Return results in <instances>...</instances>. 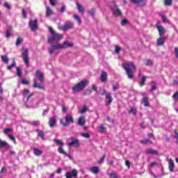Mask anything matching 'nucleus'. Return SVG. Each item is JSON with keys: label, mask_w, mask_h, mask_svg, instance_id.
<instances>
[{"label": "nucleus", "mask_w": 178, "mask_h": 178, "mask_svg": "<svg viewBox=\"0 0 178 178\" xmlns=\"http://www.w3.org/2000/svg\"><path fill=\"white\" fill-rule=\"evenodd\" d=\"M23 38L19 36L17 38V41H16V43H15V45L16 47H19V45H21V44L23 43Z\"/></svg>", "instance_id": "nucleus-33"}, {"label": "nucleus", "mask_w": 178, "mask_h": 178, "mask_svg": "<svg viewBox=\"0 0 178 178\" xmlns=\"http://www.w3.org/2000/svg\"><path fill=\"white\" fill-rule=\"evenodd\" d=\"M129 113H133L134 116L137 115V108L131 107L130 110L129 111Z\"/></svg>", "instance_id": "nucleus-37"}, {"label": "nucleus", "mask_w": 178, "mask_h": 178, "mask_svg": "<svg viewBox=\"0 0 178 178\" xmlns=\"http://www.w3.org/2000/svg\"><path fill=\"white\" fill-rule=\"evenodd\" d=\"M146 154H149L150 155H158V151L154 150L153 149H149L146 151Z\"/></svg>", "instance_id": "nucleus-29"}, {"label": "nucleus", "mask_w": 178, "mask_h": 178, "mask_svg": "<svg viewBox=\"0 0 178 178\" xmlns=\"http://www.w3.org/2000/svg\"><path fill=\"white\" fill-rule=\"evenodd\" d=\"M56 49H55V47L54 46H51V47L49 48V52L50 55H52V54H54V52H55Z\"/></svg>", "instance_id": "nucleus-48"}, {"label": "nucleus", "mask_w": 178, "mask_h": 178, "mask_svg": "<svg viewBox=\"0 0 178 178\" xmlns=\"http://www.w3.org/2000/svg\"><path fill=\"white\" fill-rule=\"evenodd\" d=\"M54 142L58 145H61V147H63V145H65V143H63L62 140L59 139H54Z\"/></svg>", "instance_id": "nucleus-36"}, {"label": "nucleus", "mask_w": 178, "mask_h": 178, "mask_svg": "<svg viewBox=\"0 0 178 178\" xmlns=\"http://www.w3.org/2000/svg\"><path fill=\"white\" fill-rule=\"evenodd\" d=\"M27 94H30V90L29 89H24L22 95L24 97H26V95H27Z\"/></svg>", "instance_id": "nucleus-56"}, {"label": "nucleus", "mask_w": 178, "mask_h": 178, "mask_svg": "<svg viewBox=\"0 0 178 178\" xmlns=\"http://www.w3.org/2000/svg\"><path fill=\"white\" fill-rule=\"evenodd\" d=\"M86 116L82 115L81 117L79 118L78 121H77V124H79V126H81V127H83V126H84V124H86Z\"/></svg>", "instance_id": "nucleus-16"}, {"label": "nucleus", "mask_w": 178, "mask_h": 178, "mask_svg": "<svg viewBox=\"0 0 178 178\" xmlns=\"http://www.w3.org/2000/svg\"><path fill=\"white\" fill-rule=\"evenodd\" d=\"M55 124H56V118L55 117L50 118L49 120V127H54Z\"/></svg>", "instance_id": "nucleus-21"}, {"label": "nucleus", "mask_w": 178, "mask_h": 178, "mask_svg": "<svg viewBox=\"0 0 178 178\" xmlns=\"http://www.w3.org/2000/svg\"><path fill=\"white\" fill-rule=\"evenodd\" d=\"M174 52H175V58L178 59V47H175Z\"/></svg>", "instance_id": "nucleus-61"}, {"label": "nucleus", "mask_w": 178, "mask_h": 178, "mask_svg": "<svg viewBox=\"0 0 178 178\" xmlns=\"http://www.w3.org/2000/svg\"><path fill=\"white\" fill-rule=\"evenodd\" d=\"M126 24H129V21L127 19H124L121 22V26H126Z\"/></svg>", "instance_id": "nucleus-50"}, {"label": "nucleus", "mask_w": 178, "mask_h": 178, "mask_svg": "<svg viewBox=\"0 0 178 178\" xmlns=\"http://www.w3.org/2000/svg\"><path fill=\"white\" fill-rule=\"evenodd\" d=\"M105 158H106V154H104L102 157L97 161V163H99V165H102L104 161H105Z\"/></svg>", "instance_id": "nucleus-39"}, {"label": "nucleus", "mask_w": 178, "mask_h": 178, "mask_svg": "<svg viewBox=\"0 0 178 178\" xmlns=\"http://www.w3.org/2000/svg\"><path fill=\"white\" fill-rule=\"evenodd\" d=\"M22 56L25 65H26L27 67H29V66H30V58H29V49L22 48Z\"/></svg>", "instance_id": "nucleus-5"}, {"label": "nucleus", "mask_w": 178, "mask_h": 178, "mask_svg": "<svg viewBox=\"0 0 178 178\" xmlns=\"http://www.w3.org/2000/svg\"><path fill=\"white\" fill-rule=\"evenodd\" d=\"M74 24H73V22L70 21L65 22L63 26L58 27L60 30H63L64 31H66L67 30H72V29H74Z\"/></svg>", "instance_id": "nucleus-6"}, {"label": "nucleus", "mask_w": 178, "mask_h": 178, "mask_svg": "<svg viewBox=\"0 0 178 178\" xmlns=\"http://www.w3.org/2000/svg\"><path fill=\"white\" fill-rule=\"evenodd\" d=\"M10 35H12V26H8L6 32V37L10 38Z\"/></svg>", "instance_id": "nucleus-28"}, {"label": "nucleus", "mask_w": 178, "mask_h": 178, "mask_svg": "<svg viewBox=\"0 0 178 178\" xmlns=\"http://www.w3.org/2000/svg\"><path fill=\"white\" fill-rule=\"evenodd\" d=\"M157 47H161V45H163L165 44V41H166V38L165 37H160L157 39Z\"/></svg>", "instance_id": "nucleus-19"}, {"label": "nucleus", "mask_w": 178, "mask_h": 178, "mask_svg": "<svg viewBox=\"0 0 178 178\" xmlns=\"http://www.w3.org/2000/svg\"><path fill=\"white\" fill-rule=\"evenodd\" d=\"M125 165L128 168V169H130V165H131V163H130V161L127 160L125 161Z\"/></svg>", "instance_id": "nucleus-64"}, {"label": "nucleus", "mask_w": 178, "mask_h": 178, "mask_svg": "<svg viewBox=\"0 0 178 178\" xmlns=\"http://www.w3.org/2000/svg\"><path fill=\"white\" fill-rule=\"evenodd\" d=\"M15 66H16V61L14 60L11 65L7 66V69L8 70H10V69L15 67Z\"/></svg>", "instance_id": "nucleus-44"}, {"label": "nucleus", "mask_w": 178, "mask_h": 178, "mask_svg": "<svg viewBox=\"0 0 178 178\" xmlns=\"http://www.w3.org/2000/svg\"><path fill=\"white\" fill-rule=\"evenodd\" d=\"M119 88H120L119 83H117L115 85H113V91H116V90H119Z\"/></svg>", "instance_id": "nucleus-58"}, {"label": "nucleus", "mask_w": 178, "mask_h": 178, "mask_svg": "<svg viewBox=\"0 0 178 178\" xmlns=\"http://www.w3.org/2000/svg\"><path fill=\"white\" fill-rule=\"evenodd\" d=\"M62 45L63 49H66V48H72L74 44H73V43H69V41L67 40H65Z\"/></svg>", "instance_id": "nucleus-20"}, {"label": "nucleus", "mask_w": 178, "mask_h": 178, "mask_svg": "<svg viewBox=\"0 0 178 178\" xmlns=\"http://www.w3.org/2000/svg\"><path fill=\"white\" fill-rule=\"evenodd\" d=\"M0 147H8V148H9L10 147V145H9V143H8L5 140H2L0 138Z\"/></svg>", "instance_id": "nucleus-30"}, {"label": "nucleus", "mask_w": 178, "mask_h": 178, "mask_svg": "<svg viewBox=\"0 0 178 178\" xmlns=\"http://www.w3.org/2000/svg\"><path fill=\"white\" fill-rule=\"evenodd\" d=\"M87 86H88V81H81L80 83H77L72 88V91L74 92H79V91L84 90Z\"/></svg>", "instance_id": "nucleus-3"}, {"label": "nucleus", "mask_w": 178, "mask_h": 178, "mask_svg": "<svg viewBox=\"0 0 178 178\" xmlns=\"http://www.w3.org/2000/svg\"><path fill=\"white\" fill-rule=\"evenodd\" d=\"M91 94H92V90L91 88L86 89L83 92V95H91Z\"/></svg>", "instance_id": "nucleus-41"}, {"label": "nucleus", "mask_w": 178, "mask_h": 178, "mask_svg": "<svg viewBox=\"0 0 178 178\" xmlns=\"http://www.w3.org/2000/svg\"><path fill=\"white\" fill-rule=\"evenodd\" d=\"M86 112H88V107L86 105H83V108L79 111V113H86Z\"/></svg>", "instance_id": "nucleus-40"}, {"label": "nucleus", "mask_w": 178, "mask_h": 178, "mask_svg": "<svg viewBox=\"0 0 178 178\" xmlns=\"http://www.w3.org/2000/svg\"><path fill=\"white\" fill-rule=\"evenodd\" d=\"M145 81H147V76H143L140 81V87H144L145 86Z\"/></svg>", "instance_id": "nucleus-38"}, {"label": "nucleus", "mask_w": 178, "mask_h": 178, "mask_svg": "<svg viewBox=\"0 0 178 178\" xmlns=\"http://www.w3.org/2000/svg\"><path fill=\"white\" fill-rule=\"evenodd\" d=\"M65 122L63 120V119H61L60 120V124L63 125L64 127H69L70 126V124L74 123V119L73 118V116L67 114L65 117Z\"/></svg>", "instance_id": "nucleus-4"}, {"label": "nucleus", "mask_w": 178, "mask_h": 178, "mask_svg": "<svg viewBox=\"0 0 178 178\" xmlns=\"http://www.w3.org/2000/svg\"><path fill=\"white\" fill-rule=\"evenodd\" d=\"M35 76L37 80H39V81L40 83H44L45 78L44 76V73H42L41 72V70H36Z\"/></svg>", "instance_id": "nucleus-10"}, {"label": "nucleus", "mask_w": 178, "mask_h": 178, "mask_svg": "<svg viewBox=\"0 0 178 178\" xmlns=\"http://www.w3.org/2000/svg\"><path fill=\"white\" fill-rule=\"evenodd\" d=\"M49 3L51 6H55L58 3V0H49Z\"/></svg>", "instance_id": "nucleus-52"}, {"label": "nucleus", "mask_w": 178, "mask_h": 178, "mask_svg": "<svg viewBox=\"0 0 178 178\" xmlns=\"http://www.w3.org/2000/svg\"><path fill=\"white\" fill-rule=\"evenodd\" d=\"M8 138H10V140H11V141H13L14 143V144H16V138H15V136L13 135H8Z\"/></svg>", "instance_id": "nucleus-49"}, {"label": "nucleus", "mask_w": 178, "mask_h": 178, "mask_svg": "<svg viewBox=\"0 0 178 178\" xmlns=\"http://www.w3.org/2000/svg\"><path fill=\"white\" fill-rule=\"evenodd\" d=\"M88 13L90 16H92V17H94L95 15V8H92L90 10H88Z\"/></svg>", "instance_id": "nucleus-45"}, {"label": "nucleus", "mask_w": 178, "mask_h": 178, "mask_svg": "<svg viewBox=\"0 0 178 178\" xmlns=\"http://www.w3.org/2000/svg\"><path fill=\"white\" fill-rule=\"evenodd\" d=\"M78 175H79V172H77V170L73 169L71 172H67L65 173V177L66 178H72V177L76 178Z\"/></svg>", "instance_id": "nucleus-13"}, {"label": "nucleus", "mask_w": 178, "mask_h": 178, "mask_svg": "<svg viewBox=\"0 0 178 178\" xmlns=\"http://www.w3.org/2000/svg\"><path fill=\"white\" fill-rule=\"evenodd\" d=\"M168 169L170 172H175V162H173V160L172 159H170L168 160Z\"/></svg>", "instance_id": "nucleus-18"}, {"label": "nucleus", "mask_w": 178, "mask_h": 178, "mask_svg": "<svg viewBox=\"0 0 178 178\" xmlns=\"http://www.w3.org/2000/svg\"><path fill=\"white\" fill-rule=\"evenodd\" d=\"M22 15L24 19H26L27 17V12H26V10L24 8H22Z\"/></svg>", "instance_id": "nucleus-51"}, {"label": "nucleus", "mask_w": 178, "mask_h": 178, "mask_svg": "<svg viewBox=\"0 0 178 178\" xmlns=\"http://www.w3.org/2000/svg\"><path fill=\"white\" fill-rule=\"evenodd\" d=\"M145 66H152L154 65V61L152 60L147 59L145 60Z\"/></svg>", "instance_id": "nucleus-35"}, {"label": "nucleus", "mask_w": 178, "mask_h": 178, "mask_svg": "<svg viewBox=\"0 0 178 178\" xmlns=\"http://www.w3.org/2000/svg\"><path fill=\"white\" fill-rule=\"evenodd\" d=\"M72 141L68 143V147H74L75 148H79L80 147V141L79 139L74 138H71Z\"/></svg>", "instance_id": "nucleus-12"}, {"label": "nucleus", "mask_w": 178, "mask_h": 178, "mask_svg": "<svg viewBox=\"0 0 178 178\" xmlns=\"http://www.w3.org/2000/svg\"><path fill=\"white\" fill-rule=\"evenodd\" d=\"M81 136L85 138H90V134L88 133H83L81 134Z\"/></svg>", "instance_id": "nucleus-62"}, {"label": "nucleus", "mask_w": 178, "mask_h": 178, "mask_svg": "<svg viewBox=\"0 0 178 178\" xmlns=\"http://www.w3.org/2000/svg\"><path fill=\"white\" fill-rule=\"evenodd\" d=\"M108 176H110V177L119 178V177H118V175H116L115 173H108Z\"/></svg>", "instance_id": "nucleus-63"}, {"label": "nucleus", "mask_w": 178, "mask_h": 178, "mask_svg": "<svg viewBox=\"0 0 178 178\" xmlns=\"http://www.w3.org/2000/svg\"><path fill=\"white\" fill-rule=\"evenodd\" d=\"M152 83L153 84V85H152V88H151V89H150V91H155L156 90V85L155 84V81H152Z\"/></svg>", "instance_id": "nucleus-47"}, {"label": "nucleus", "mask_w": 178, "mask_h": 178, "mask_svg": "<svg viewBox=\"0 0 178 178\" xmlns=\"http://www.w3.org/2000/svg\"><path fill=\"white\" fill-rule=\"evenodd\" d=\"M33 88H38V90H44L45 87L44 86H41L38 82H37V79H33Z\"/></svg>", "instance_id": "nucleus-17"}, {"label": "nucleus", "mask_w": 178, "mask_h": 178, "mask_svg": "<svg viewBox=\"0 0 178 178\" xmlns=\"http://www.w3.org/2000/svg\"><path fill=\"white\" fill-rule=\"evenodd\" d=\"M102 96L105 95V98L107 101V105L112 104V101H113V99L112 98V95H111V93L108 92L105 90H103V92L102 93Z\"/></svg>", "instance_id": "nucleus-9"}, {"label": "nucleus", "mask_w": 178, "mask_h": 178, "mask_svg": "<svg viewBox=\"0 0 178 178\" xmlns=\"http://www.w3.org/2000/svg\"><path fill=\"white\" fill-rule=\"evenodd\" d=\"M113 13L116 17L122 16V10L119 9V7H118V6H115V8H113Z\"/></svg>", "instance_id": "nucleus-15"}, {"label": "nucleus", "mask_w": 178, "mask_h": 178, "mask_svg": "<svg viewBox=\"0 0 178 178\" xmlns=\"http://www.w3.org/2000/svg\"><path fill=\"white\" fill-rule=\"evenodd\" d=\"M10 131H12V129L7 128L5 129L3 132L4 133V134H8V133H10Z\"/></svg>", "instance_id": "nucleus-60"}, {"label": "nucleus", "mask_w": 178, "mask_h": 178, "mask_svg": "<svg viewBox=\"0 0 178 178\" xmlns=\"http://www.w3.org/2000/svg\"><path fill=\"white\" fill-rule=\"evenodd\" d=\"M49 31L51 33V36L48 38V42H54V41H59L63 38V35L55 32L51 26H49Z\"/></svg>", "instance_id": "nucleus-2"}, {"label": "nucleus", "mask_w": 178, "mask_h": 178, "mask_svg": "<svg viewBox=\"0 0 178 178\" xmlns=\"http://www.w3.org/2000/svg\"><path fill=\"white\" fill-rule=\"evenodd\" d=\"M131 3L136 5V6H145L147 1L145 0H129Z\"/></svg>", "instance_id": "nucleus-11"}, {"label": "nucleus", "mask_w": 178, "mask_h": 178, "mask_svg": "<svg viewBox=\"0 0 178 178\" xmlns=\"http://www.w3.org/2000/svg\"><path fill=\"white\" fill-rule=\"evenodd\" d=\"M143 99L140 100V104L144 105L145 108H149L150 104H149V98L148 96H147V94L143 93Z\"/></svg>", "instance_id": "nucleus-7"}, {"label": "nucleus", "mask_w": 178, "mask_h": 178, "mask_svg": "<svg viewBox=\"0 0 178 178\" xmlns=\"http://www.w3.org/2000/svg\"><path fill=\"white\" fill-rule=\"evenodd\" d=\"M35 131L38 133V137H40L42 140H45V134L43 132V131L36 129Z\"/></svg>", "instance_id": "nucleus-22"}, {"label": "nucleus", "mask_w": 178, "mask_h": 178, "mask_svg": "<svg viewBox=\"0 0 178 178\" xmlns=\"http://www.w3.org/2000/svg\"><path fill=\"white\" fill-rule=\"evenodd\" d=\"M38 21L37 19L29 22V27L31 28V30L32 31H35L36 30H38Z\"/></svg>", "instance_id": "nucleus-14"}, {"label": "nucleus", "mask_w": 178, "mask_h": 178, "mask_svg": "<svg viewBox=\"0 0 178 178\" xmlns=\"http://www.w3.org/2000/svg\"><path fill=\"white\" fill-rule=\"evenodd\" d=\"M121 49H122L120 48V47H119V46H115V54H117L118 55H119V54H120Z\"/></svg>", "instance_id": "nucleus-54"}, {"label": "nucleus", "mask_w": 178, "mask_h": 178, "mask_svg": "<svg viewBox=\"0 0 178 178\" xmlns=\"http://www.w3.org/2000/svg\"><path fill=\"white\" fill-rule=\"evenodd\" d=\"M1 60L4 62V63H8L9 58L6 56H1Z\"/></svg>", "instance_id": "nucleus-42"}, {"label": "nucleus", "mask_w": 178, "mask_h": 178, "mask_svg": "<svg viewBox=\"0 0 178 178\" xmlns=\"http://www.w3.org/2000/svg\"><path fill=\"white\" fill-rule=\"evenodd\" d=\"M165 5L172 6V0H165Z\"/></svg>", "instance_id": "nucleus-57"}, {"label": "nucleus", "mask_w": 178, "mask_h": 178, "mask_svg": "<svg viewBox=\"0 0 178 178\" xmlns=\"http://www.w3.org/2000/svg\"><path fill=\"white\" fill-rule=\"evenodd\" d=\"M58 151L59 154H62L63 155L67 156L70 159H72V156H70V154H67V153L65 150H63V148L59 147L58 149Z\"/></svg>", "instance_id": "nucleus-25"}, {"label": "nucleus", "mask_w": 178, "mask_h": 178, "mask_svg": "<svg viewBox=\"0 0 178 178\" xmlns=\"http://www.w3.org/2000/svg\"><path fill=\"white\" fill-rule=\"evenodd\" d=\"M51 13H52V10H51V8L47 7L46 16H51Z\"/></svg>", "instance_id": "nucleus-46"}, {"label": "nucleus", "mask_w": 178, "mask_h": 178, "mask_svg": "<svg viewBox=\"0 0 178 178\" xmlns=\"http://www.w3.org/2000/svg\"><path fill=\"white\" fill-rule=\"evenodd\" d=\"M33 154L34 155H35V156H40V155H42V151H41L40 149L37 147H34Z\"/></svg>", "instance_id": "nucleus-26"}, {"label": "nucleus", "mask_w": 178, "mask_h": 178, "mask_svg": "<svg viewBox=\"0 0 178 178\" xmlns=\"http://www.w3.org/2000/svg\"><path fill=\"white\" fill-rule=\"evenodd\" d=\"M76 8L80 13H84L86 9L83 6H81V4L76 3Z\"/></svg>", "instance_id": "nucleus-31"}, {"label": "nucleus", "mask_w": 178, "mask_h": 178, "mask_svg": "<svg viewBox=\"0 0 178 178\" xmlns=\"http://www.w3.org/2000/svg\"><path fill=\"white\" fill-rule=\"evenodd\" d=\"M97 131L102 134L106 133V127H104V124H100L97 127Z\"/></svg>", "instance_id": "nucleus-24"}, {"label": "nucleus", "mask_w": 178, "mask_h": 178, "mask_svg": "<svg viewBox=\"0 0 178 178\" xmlns=\"http://www.w3.org/2000/svg\"><path fill=\"white\" fill-rule=\"evenodd\" d=\"M73 18H74L75 20H76L78 24H81V23H82L81 18H80L79 15L74 14V15H73Z\"/></svg>", "instance_id": "nucleus-34"}, {"label": "nucleus", "mask_w": 178, "mask_h": 178, "mask_svg": "<svg viewBox=\"0 0 178 178\" xmlns=\"http://www.w3.org/2000/svg\"><path fill=\"white\" fill-rule=\"evenodd\" d=\"M156 27L159 31V34L160 37H163V35L166 33V29H164L163 26L161 25V22H157L156 23Z\"/></svg>", "instance_id": "nucleus-8"}, {"label": "nucleus", "mask_w": 178, "mask_h": 178, "mask_svg": "<svg viewBox=\"0 0 178 178\" xmlns=\"http://www.w3.org/2000/svg\"><path fill=\"white\" fill-rule=\"evenodd\" d=\"M90 172L94 173V175H98L99 173V167L98 166H93L90 168Z\"/></svg>", "instance_id": "nucleus-27"}, {"label": "nucleus", "mask_w": 178, "mask_h": 178, "mask_svg": "<svg viewBox=\"0 0 178 178\" xmlns=\"http://www.w3.org/2000/svg\"><path fill=\"white\" fill-rule=\"evenodd\" d=\"M108 79V74L105 71L102 72V74L100 76V80L103 83L106 81V79Z\"/></svg>", "instance_id": "nucleus-23"}, {"label": "nucleus", "mask_w": 178, "mask_h": 178, "mask_svg": "<svg viewBox=\"0 0 178 178\" xmlns=\"http://www.w3.org/2000/svg\"><path fill=\"white\" fill-rule=\"evenodd\" d=\"M17 74L18 77H22V71L19 67H17Z\"/></svg>", "instance_id": "nucleus-59"}, {"label": "nucleus", "mask_w": 178, "mask_h": 178, "mask_svg": "<svg viewBox=\"0 0 178 178\" xmlns=\"http://www.w3.org/2000/svg\"><path fill=\"white\" fill-rule=\"evenodd\" d=\"M140 144H143V145H148V144H152V142L149 139H144L140 140Z\"/></svg>", "instance_id": "nucleus-32"}, {"label": "nucleus", "mask_w": 178, "mask_h": 178, "mask_svg": "<svg viewBox=\"0 0 178 178\" xmlns=\"http://www.w3.org/2000/svg\"><path fill=\"white\" fill-rule=\"evenodd\" d=\"M54 47V49H63V44H56L55 45H53Z\"/></svg>", "instance_id": "nucleus-43"}, {"label": "nucleus", "mask_w": 178, "mask_h": 178, "mask_svg": "<svg viewBox=\"0 0 178 178\" xmlns=\"http://www.w3.org/2000/svg\"><path fill=\"white\" fill-rule=\"evenodd\" d=\"M122 67L127 73L128 79L133 80L134 79V73L137 70L136 65L133 62H128L122 64Z\"/></svg>", "instance_id": "nucleus-1"}, {"label": "nucleus", "mask_w": 178, "mask_h": 178, "mask_svg": "<svg viewBox=\"0 0 178 178\" xmlns=\"http://www.w3.org/2000/svg\"><path fill=\"white\" fill-rule=\"evenodd\" d=\"M92 89L96 92V94H99L98 92V88L95 85H92Z\"/></svg>", "instance_id": "nucleus-55"}, {"label": "nucleus", "mask_w": 178, "mask_h": 178, "mask_svg": "<svg viewBox=\"0 0 178 178\" xmlns=\"http://www.w3.org/2000/svg\"><path fill=\"white\" fill-rule=\"evenodd\" d=\"M172 98L175 101H178V91L174 93V95L172 96Z\"/></svg>", "instance_id": "nucleus-53"}]
</instances>
